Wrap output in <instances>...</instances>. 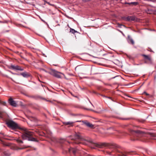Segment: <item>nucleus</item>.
Instances as JSON below:
<instances>
[{"instance_id": "f257e3e1", "label": "nucleus", "mask_w": 156, "mask_h": 156, "mask_svg": "<svg viewBox=\"0 0 156 156\" xmlns=\"http://www.w3.org/2000/svg\"><path fill=\"white\" fill-rule=\"evenodd\" d=\"M21 129L23 131V133L21 136L23 140H27L29 141H37L36 139L34 138V133L28 131L26 129L22 128Z\"/></svg>"}, {"instance_id": "f03ea898", "label": "nucleus", "mask_w": 156, "mask_h": 156, "mask_svg": "<svg viewBox=\"0 0 156 156\" xmlns=\"http://www.w3.org/2000/svg\"><path fill=\"white\" fill-rule=\"evenodd\" d=\"M75 138H71L72 140H74V141L72 143L76 144H83L86 145L87 144L85 142H82L81 141L85 140L80 135V133L76 134L75 135Z\"/></svg>"}, {"instance_id": "7ed1b4c3", "label": "nucleus", "mask_w": 156, "mask_h": 156, "mask_svg": "<svg viewBox=\"0 0 156 156\" xmlns=\"http://www.w3.org/2000/svg\"><path fill=\"white\" fill-rule=\"evenodd\" d=\"M129 131L131 134L134 137V139L133 140H137L138 139L136 137H141L142 134L144 133V132L143 131L139 130L135 131L132 129H130Z\"/></svg>"}, {"instance_id": "20e7f679", "label": "nucleus", "mask_w": 156, "mask_h": 156, "mask_svg": "<svg viewBox=\"0 0 156 156\" xmlns=\"http://www.w3.org/2000/svg\"><path fill=\"white\" fill-rule=\"evenodd\" d=\"M6 124L8 127L13 129L19 128L18 124L12 121H9L7 122Z\"/></svg>"}, {"instance_id": "39448f33", "label": "nucleus", "mask_w": 156, "mask_h": 156, "mask_svg": "<svg viewBox=\"0 0 156 156\" xmlns=\"http://www.w3.org/2000/svg\"><path fill=\"white\" fill-rule=\"evenodd\" d=\"M141 56L144 57V63L150 64H151L153 63V61L150 55L142 54Z\"/></svg>"}, {"instance_id": "423d86ee", "label": "nucleus", "mask_w": 156, "mask_h": 156, "mask_svg": "<svg viewBox=\"0 0 156 156\" xmlns=\"http://www.w3.org/2000/svg\"><path fill=\"white\" fill-rule=\"evenodd\" d=\"M48 73L51 75L58 78H61V75H63V74L62 73L53 69L51 70V71Z\"/></svg>"}, {"instance_id": "0eeeda50", "label": "nucleus", "mask_w": 156, "mask_h": 156, "mask_svg": "<svg viewBox=\"0 0 156 156\" xmlns=\"http://www.w3.org/2000/svg\"><path fill=\"white\" fill-rule=\"evenodd\" d=\"M10 69L15 70H18L20 71H23L24 69L21 66H14L13 65H11L10 66Z\"/></svg>"}, {"instance_id": "6e6552de", "label": "nucleus", "mask_w": 156, "mask_h": 156, "mask_svg": "<svg viewBox=\"0 0 156 156\" xmlns=\"http://www.w3.org/2000/svg\"><path fill=\"white\" fill-rule=\"evenodd\" d=\"M8 102L10 105L12 106L16 107L17 105L16 102L11 98L9 99Z\"/></svg>"}, {"instance_id": "1a4fd4ad", "label": "nucleus", "mask_w": 156, "mask_h": 156, "mask_svg": "<svg viewBox=\"0 0 156 156\" xmlns=\"http://www.w3.org/2000/svg\"><path fill=\"white\" fill-rule=\"evenodd\" d=\"M82 122L84 124L89 127L92 128L94 127V125L93 124L88 122L87 121H82Z\"/></svg>"}, {"instance_id": "9d476101", "label": "nucleus", "mask_w": 156, "mask_h": 156, "mask_svg": "<svg viewBox=\"0 0 156 156\" xmlns=\"http://www.w3.org/2000/svg\"><path fill=\"white\" fill-rule=\"evenodd\" d=\"M78 150L76 148L70 147L69 149V151L70 153H72L74 154H75L77 152Z\"/></svg>"}, {"instance_id": "9b49d317", "label": "nucleus", "mask_w": 156, "mask_h": 156, "mask_svg": "<svg viewBox=\"0 0 156 156\" xmlns=\"http://www.w3.org/2000/svg\"><path fill=\"white\" fill-rule=\"evenodd\" d=\"M94 145L98 147L101 148L102 147L105 145V143H94Z\"/></svg>"}, {"instance_id": "f8f14e48", "label": "nucleus", "mask_w": 156, "mask_h": 156, "mask_svg": "<svg viewBox=\"0 0 156 156\" xmlns=\"http://www.w3.org/2000/svg\"><path fill=\"white\" fill-rule=\"evenodd\" d=\"M21 75L24 77H28L30 76V74L26 72H24L21 73Z\"/></svg>"}, {"instance_id": "ddd939ff", "label": "nucleus", "mask_w": 156, "mask_h": 156, "mask_svg": "<svg viewBox=\"0 0 156 156\" xmlns=\"http://www.w3.org/2000/svg\"><path fill=\"white\" fill-rule=\"evenodd\" d=\"M136 19V17L134 16H128V21H134Z\"/></svg>"}, {"instance_id": "4468645a", "label": "nucleus", "mask_w": 156, "mask_h": 156, "mask_svg": "<svg viewBox=\"0 0 156 156\" xmlns=\"http://www.w3.org/2000/svg\"><path fill=\"white\" fill-rule=\"evenodd\" d=\"M74 123V122H65L64 123V125H69L71 126H73V124Z\"/></svg>"}, {"instance_id": "2eb2a0df", "label": "nucleus", "mask_w": 156, "mask_h": 156, "mask_svg": "<svg viewBox=\"0 0 156 156\" xmlns=\"http://www.w3.org/2000/svg\"><path fill=\"white\" fill-rule=\"evenodd\" d=\"M4 155L5 156H10L11 154L8 151H5L3 152Z\"/></svg>"}, {"instance_id": "dca6fc26", "label": "nucleus", "mask_w": 156, "mask_h": 156, "mask_svg": "<svg viewBox=\"0 0 156 156\" xmlns=\"http://www.w3.org/2000/svg\"><path fill=\"white\" fill-rule=\"evenodd\" d=\"M75 69L76 71L79 72L82 69V67L80 66H78L75 68Z\"/></svg>"}, {"instance_id": "f3484780", "label": "nucleus", "mask_w": 156, "mask_h": 156, "mask_svg": "<svg viewBox=\"0 0 156 156\" xmlns=\"http://www.w3.org/2000/svg\"><path fill=\"white\" fill-rule=\"evenodd\" d=\"M128 41L129 42H130L132 44H134V42L133 40L129 36H128Z\"/></svg>"}, {"instance_id": "a211bd4d", "label": "nucleus", "mask_w": 156, "mask_h": 156, "mask_svg": "<svg viewBox=\"0 0 156 156\" xmlns=\"http://www.w3.org/2000/svg\"><path fill=\"white\" fill-rule=\"evenodd\" d=\"M146 12L147 14H151L153 13V11L150 9H147L146 10Z\"/></svg>"}, {"instance_id": "6ab92c4d", "label": "nucleus", "mask_w": 156, "mask_h": 156, "mask_svg": "<svg viewBox=\"0 0 156 156\" xmlns=\"http://www.w3.org/2000/svg\"><path fill=\"white\" fill-rule=\"evenodd\" d=\"M70 31L72 33L74 34L76 33H78L77 31L74 30V29L70 28Z\"/></svg>"}, {"instance_id": "aec40b11", "label": "nucleus", "mask_w": 156, "mask_h": 156, "mask_svg": "<svg viewBox=\"0 0 156 156\" xmlns=\"http://www.w3.org/2000/svg\"><path fill=\"white\" fill-rule=\"evenodd\" d=\"M122 19L124 21H128V16H127V17H125V16L122 17Z\"/></svg>"}, {"instance_id": "412c9836", "label": "nucleus", "mask_w": 156, "mask_h": 156, "mask_svg": "<svg viewBox=\"0 0 156 156\" xmlns=\"http://www.w3.org/2000/svg\"><path fill=\"white\" fill-rule=\"evenodd\" d=\"M2 142V144L4 146H9V144H7L5 142Z\"/></svg>"}, {"instance_id": "4be33fe9", "label": "nucleus", "mask_w": 156, "mask_h": 156, "mask_svg": "<svg viewBox=\"0 0 156 156\" xmlns=\"http://www.w3.org/2000/svg\"><path fill=\"white\" fill-rule=\"evenodd\" d=\"M129 153L125 152L124 153H122L121 155V156H127Z\"/></svg>"}, {"instance_id": "5701e85b", "label": "nucleus", "mask_w": 156, "mask_h": 156, "mask_svg": "<svg viewBox=\"0 0 156 156\" xmlns=\"http://www.w3.org/2000/svg\"><path fill=\"white\" fill-rule=\"evenodd\" d=\"M16 141L19 143L23 144V141L22 140L19 139L16 140Z\"/></svg>"}, {"instance_id": "b1692460", "label": "nucleus", "mask_w": 156, "mask_h": 156, "mask_svg": "<svg viewBox=\"0 0 156 156\" xmlns=\"http://www.w3.org/2000/svg\"><path fill=\"white\" fill-rule=\"evenodd\" d=\"M131 4L136 5L138 4V2H131Z\"/></svg>"}, {"instance_id": "393cba45", "label": "nucleus", "mask_w": 156, "mask_h": 156, "mask_svg": "<svg viewBox=\"0 0 156 156\" xmlns=\"http://www.w3.org/2000/svg\"><path fill=\"white\" fill-rule=\"evenodd\" d=\"M3 112L0 110V118L2 117V115Z\"/></svg>"}, {"instance_id": "a878e982", "label": "nucleus", "mask_w": 156, "mask_h": 156, "mask_svg": "<svg viewBox=\"0 0 156 156\" xmlns=\"http://www.w3.org/2000/svg\"><path fill=\"white\" fill-rule=\"evenodd\" d=\"M9 31V30H4L3 31V32L4 33H6V32H8Z\"/></svg>"}, {"instance_id": "bb28decb", "label": "nucleus", "mask_w": 156, "mask_h": 156, "mask_svg": "<svg viewBox=\"0 0 156 156\" xmlns=\"http://www.w3.org/2000/svg\"><path fill=\"white\" fill-rule=\"evenodd\" d=\"M125 4H129V5L131 4V3H128V2H125Z\"/></svg>"}, {"instance_id": "cd10ccee", "label": "nucleus", "mask_w": 156, "mask_h": 156, "mask_svg": "<svg viewBox=\"0 0 156 156\" xmlns=\"http://www.w3.org/2000/svg\"><path fill=\"white\" fill-rule=\"evenodd\" d=\"M41 69V70H43V71H44V72H47H47H47L46 70H45V69Z\"/></svg>"}, {"instance_id": "c85d7f7f", "label": "nucleus", "mask_w": 156, "mask_h": 156, "mask_svg": "<svg viewBox=\"0 0 156 156\" xmlns=\"http://www.w3.org/2000/svg\"><path fill=\"white\" fill-rule=\"evenodd\" d=\"M41 69V70H43V71H44V72H47H47H47L46 70H45V69Z\"/></svg>"}, {"instance_id": "c756f323", "label": "nucleus", "mask_w": 156, "mask_h": 156, "mask_svg": "<svg viewBox=\"0 0 156 156\" xmlns=\"http://www.w3.org/2000/svg\"><path fill=\"white\" fill-rule=\"evenodd\" d=\"M41 69V70H43V71H44V72H47H47H47L46 70H45V69Z\"/></svg>"}, {"instance_id": "7c9ffc66", "label": "nucleus", "mask_w": 156, "mask_h": 156, "mask_svg": "<svg viewBox=\"0 0 156 156\" xmlns=\"http://www.w3.org/2000/svg\"><path fill=\"white\" fill-rule=\"evenodd\" d=\"M144 94H145L146 95H149V94H147L146 92H144Z\"/></svg>"}, {"instance_id": "2f4dec72", "label": "nucleus", "mask_w": 156, "mask_h": 156, "mask_svg": "<svg viewBox=\"0 0 156 156\" xmlns=\"http://www.w3.org/2000/svg\"><path fill=\"white\" fill-rule=\"evenodd\" d=\"M107 98H109V99H111V97H107Z\"/></svg>"}, {"instance_id": "473e14b6", "label": "nucleus", "mask_w": 156, "mask_h": 156, "mask_svg": "<svg viewBox=\"0 0 156 156\" xmlns=\"http://www.w3.org/2000/svg\"><path fill=\"white\" fill-rule=\"evenodd\" d=\"M128 119H125V120H127Z\"/></svg>"}, {"instance_id": "72a5a7b5", "label": "nucleus", "mask_w": 156, "mask_h": 156, "mask_svg": "<svg viewBox=\"0 0 156 156\" xmlns=\"http://www.w3.org/2000/svg\"><path fill=\"white\" fill-rule=\"evenodd\" d=\"M81 121H76V122H81Z\"/></svg>"}, {"instance_id": "f704fd0d", "label": "nucleus", "mask_w": 156, "mask_h": 156, "mask_svg": "<svg viewBox=\"0 0 156 156\" xmlns=\"http://www.w3.org/2000/svg\"><path fill=\"white\" fill-rule=\"evenodd\" d=\"M30 147L29 146H27L26 147Z\"/></svg>"}, {"instance_id": "c9c22d12", "label": "nucleus", "mask_w": 156, "mask_h": 156, "mask_svg": "<svg viewBox=\"0 0 156 156\" xmlns=\"http://www.w3.org/2000/svg\"><path fill=\"white\" fill-rule=\"evenodd\" d=\"M154 135H153V136H154Z\"/></svg>"}, {"instance_id": "e433bc0d", "label": "nucleus", "mask_w": 156, "mask_h": 156, "mask_svg": "<svg viewBox=\"0 0 156 156\" xmlns=\"http://www.w3.org/2000/svg\"><path fill=\"white\" fill-rule=\"evenodd\" d=\"M154 139L156 140V138H155V139Z\"/></svg>"}]
</instances>
